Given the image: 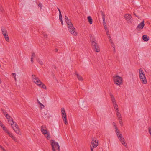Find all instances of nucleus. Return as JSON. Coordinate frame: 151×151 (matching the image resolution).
I'll return each mask as SVG.
<instances>
[{"label": "nucleus", "instance_id": "obj_26", "mask_svg": "<svg viewBox=\"0 0 151 151\" xmlns=\"http://www.w3.org/2000/svg\"><path fill=\"white\" fill-rule=\"evenodd\" d=\"M39 86L40 87H41L42 88H43L44 89H46V86L45 84H43L42 83V84H41L40 86Z\"/></svg>", "mask_w": 151, "mask_h": 151}, {"label": "nucleus", "instance_id": "obj_56", "mask_svg": "<svg viewBox=\"0 0 151 151\" xmlns=\"http://www.w3.org/2000/svg\"><path fill=\"white\" fill-rule=\"evenodd\" d=\"M109 42L111 44H113V41L112 40H109Z\"/></svg>", "mask_w": 151, "mask_h": 151}, {"label": "nucleus", "instance_id": "obj_22", "mask_svg": "<svg viewBox=\"0 0 151 151\" xmlns=\"http://www.w3.org/2000/svg\"><path fill=\"white\" fill-rule=\"evenodd\" d=\"M37 62H38V63L41 65H43V62L39 58H38L37 59Z\"/></svg>", "mask_w": 151, "mask_h": 151}, {"label": "nucleus", "instance_id": "obj_12", "mask_svg": "<svg viewBox=\"0 0 151 151\" xmlns=\"http://www.w3.org/2000/svg\"><path fill=\"white\" fill-rule=\"evenodd\" d=\"M142 39L145 42H147L149 40V37L147 35H144L142 36Z\"/></svg>", "mask_w": 151, "mask_h": 151}, {"label": "nucleus", "instance_id": "obj_9", "mask_svg": "<svg viewBox=\"0 0 151 151\" xmlns=\"http://www.w3.org/2000/svg\"><path fill=\"white\" fill-rule=\"evenodd\" d=\"M145 26L144 21H142L140 24H139L136 27V29L139 30L140 29H142Z\"/></svg>", "mask_w": 151, "mask_h": 151}, {"label": "nucleus", "instance_id": "obj_62", "mask_svg": "<svg viewBox=\"0 0 151 151\" xmlns=\"http://www.w3.org/2000/svg\"><path fill=\"white\" fill-rule=\"evenodd\" d=\"M140 80H141V81L142 82H143V80H144V78H141V79H140Z\"/></svg>", "mask_w": 151, "mask_h": 151}, {"label": "nucleus", "instance_id": "obj_21", "mask_svg": "<svg viewBox=\"0 0 151 151\" xmlns=\"http://www.w3.org/2000/svg\"><path fill=\"white\" fill-rule=\"evenodd\" d=\"M98 146V144H97L96 145H93V146H92L91 145L90 148H91V151H93V149L94 148H96Z\"/></svg>", "mask_w": 151, "mask_h": 151}, {"label": "nucleus", "instance_id": "obj_25", "mask_svg": "<svg viewBox=\"0 0 151 151\" xmlns=\"http://www.w3.org/2000/svg\"><path fill=\"white\" fill-rule=\"evenodd\" d=\"M1 30H2V33L3 35L4 33L6 34L7 33L6 30L4 27L2 28Z\"/></svg>", "mask_w": 151, "mask_h": 151}, {"label": "nucleus", "instance_id": "obj_24", "mask_svg": "<svg viewBox=\"0 0 151 151\" xmlns=\"http://www.w3.org/2000/svg\"><path fill=\"white\" fill-rule=\"evenodd\" d=\"M118 120L121 126L123 125V122H122V119L121 117H118Z\"/></svg>", "mask_w": 151, "mask_h": 151}, {"label": "nucleus", "instance_id": "obj_53", "mask_svg": "<svg viewBox=\"0 0 151 151\" xmlns=\"http://www.w3.org/2000/svg\"><path fill=\"white\" fill-rule=\"evenodd\" d=\"M31 62H32V63H33V58H31Z\"/></svg>", "mask_w": 151, "mask_h": 151}, {"label": "nucleus", "instance_id": "obj_32", "mask_svg": "<svg viewBox=\"0 0 151 151\" xmlns=\"http://www.w3.org/2000/svg\"><path fill=\"white\" fill-rule=\"evenodd\" d=\"M11 138L15 142H17L18 141L17 140V139L16 137L14 136H13Z\"/></svg>", "mask_w": 151, "mask_h": 151}, {"label": "nucleus", "instance_id": "obj_36", "mask_svg": "<svg viewBox=\"0 0 151 151\" xmlns=\"http://www.w3.org/2000/svg\"><path fill=\"white\" fill-rule=\"evenodd\" d=\"M121 143L125 147H127V144L126 143V142L125 141V140L124 141H123Z\"/></svg>", "mask_w": 151, "mask_h": 151}, {"label": "nucleus", "instance_id": "obj_11", "mask_svg": "<svg viewBox=\"0 0 151 151\" xmlns=\"http://www.w3.org/2000/svg\"><path fill=\"white\" fill-rule=\"evenodd\" d=\"M92 35H90V40L91 41V45H92L94 46V47L97 45V43L95 42V39H91Z\"/></svg>", "mask_w": 151, "mask_h": 151}, {"label": "nucleus", "instance_id": "obj_42", "mask_svg": "<svg viewBox=\"0 0 151 151\" xmlns=\"http://www.w3.org/2000/svg\"><path fill=\"white\" fill-rule=\"evenodd\" d=\"M57 9L59 11V16H60V14H61V15H62L61 13V11L60 10V9L58 8H57Z\"/></svg>", "mask_w": 151, "mask_h": 151}, {"label": "nucleus", "instance_id": "obj_7", "mask_svg": "<svg viewBox=\"0 0 151 151\" xmlns=\"http://www.w3.org/2000/svg\"><path fill=\"white\" fill-rule=\"evenodd\" d=\"M32 78H33L34 82L38 86H40L42 82L39 79V78L35 75H32Z\"/></svg>", "mask_w": 151, "mask_h": 151}, {"label": "nucleus", "instance_id": "obj_3", "mask_svg": "<svg viewBox=\"0 0 151 151\" xmlns=\"http://www.w3.org/2000/svg\"><path fill=\"white\" fill-rule=\"evenodd\" d=\"M50 142L52 147V151H56L55 146L58 147V151H60V146L57 142H56L53 140H51L50 141Z\"/></svg>", "mask_w": 151, "mask_h": 151}, {"label": "nucleus", "instance_id": "obj_59", "mask_svg": "<svg viewBox=\"0 0 151 151\" xmlns=\"http://www.w3.org/2000/svg\"><path fill=\"white\" fill-rule=\"evenodd\" d=\"M109 40H111V37L110 36V35H109Z\"/></svg>", "mask_w": 151, "mask_h": 151}, {"label": "nucleus", "instance_id": "obj_20", "mask_svg": "<svg viewBox=\"0 0 151 151\" xmlns=\"http://www.w3.org/2000/svg\"><path fill=\"white\" fill-rule=\"evenodd\" d=\"M77 78L79 80L81 81H83V79L82 77L79 74H77Z\"/></svg>", "mask_w": 151, "mask_h": 151}, {"label": "nucleus", "instance_id": "obj_10", "mask_svg": "<svg viewBox=\"0 0 151 151\" xmlns=\"http://www.w3.org/2000/svg\"><path fill=\"white\" fill-rule=\"evenodd\" d=\"M139 77L140 79L143 78L144 79V80H143V82H142V83L144 84H146L147 83V81L146 78V76L145 75H141L139 76Z\"/></svg>", "mask_w": 151, "mask_h": 151}, {"label": "nucleus", "instance_id": "obj_49", "mask_svg": "<svg viewBox=\"0 0 151 151\" xmlns=\"http://www.w3.org/2000/svg\"><path fill=\"white\" fill-rule=\"evenodd\" d=\"M106 34L107 35H109V32L108 29L106 30Z\"/></svg>", "mask_w": 151, "mask_h": 151}, {"label": "nucleus", "instance_id": "obj_52", "mask_svg": "<svg viewBox=\"0 0 151 151\" xmlns=\"http://www.w3.org/2000/svg\"><path fill=\"white\" fill-rule=\"evenodd\" d=\"M115 132L116 134H118V133H119V131H118V130H116L115 131Z\"/></svg>", "mask_w": 151, "mask_h": 151}, {"label": "nucleus", "instance_id": "obj_15", "mask_svg": "<svg viewBox=\"0 0 151 151\" xmlns=\"http://www.w3.org/2000/svg\"><path fill=\"white\" fill-rule=\"evenodd\" d=\"M3 35L6 41L7 42H9V39L7 35V33L6 34L4 33Z\"/></svg>", "mask_w": 151, "mask_h": 151}, {"label": "nucleus", "instance_id": "obj_28", "mask_svg": "<svg viewBox=\"0 0 151 151\" xmlns=\"http://www.w3.org/2000/svg\"><path fill=\"white\" fill-rule=\"evenodd\" d=\"M1 110L3 112V114L4 115H6V114H7L8 113L6 111L3 109H1Z\"/></svg>", "mask_w": 151, "mask_h": 151}, {"label": "nucleus", "instance_id": "obj_31", "mask_svg": "<svg viewBox=\"0 0 151 151\" xmlns=\"http://www.w3.org/2000/svg\"><path fill=\"white\" fill-rule=\"evenodd\" d=\"M103 24L104 26L106 25V23L105 22V18L103 19Z\"/></svg>", "mask_w": 151, "mask_h": 151}, {"label": "nucleus", "instance_id": "obj_8", "mask_svg": "<svg viewBox=\"0 0 151 151\" xmlns=\"http://www.w3.org/2000/svg\"><path fill=\"white\" fill-rule=\"evenodd\" d=\"M124 17L128 23H132V17L131 15L128 14H126L124 16Z\"/></svg>", "mask_w": 151, "mask_h": 151}, {"label": "nucleus", "instance_id": "obj_55", "mask_svg": "<svg viewBox=\"0 0 151 151\" xmlns=\"http://www.w3.org/2000/svg\"><path fill=\"white\" fill-rule=\"evenodd\" d=\"M3 124L1 122H0V126L1 127H2L3 126Z\"/></svg>", "mask_w": 151, "mask_h": 151}, {"label": "nucleus", "instance_id": "obj_41", "mask_svg": "<svg viewBox=\"0 0 151 151\" xmlns=\"http://www.w3.org/2000/svg\"><path fill=\"white\" fill-rule=\"evenodd\" d=\"M148 130H149V132L150 134V135H151V128L150 127H149L148 128Z\"/></svg>", "mask_w": 151, "mask_h": 151}, {"label": "nucleus", "instance_id": "obj_50", "mask_svg": "<svg viewBox=\"0 0 151 151\" xmlns=\"http://www.w3.org/2000/svg\"><path fill=\"white\" fill-rule=\"evenodd\" d=\"M38 6L40 8H41L42 7V4H39L38 5Z\"/></svg>", "mask_w": 151, "mask_h": 151}, {"label": "nucleus", "instance_id": "obj_39", "mask_svg": "<svg viewBox=\"0 0 151 151\" xmlns=\"http://www.w3.org/2000/svg\"><path fill=\"white\" fill-rule=\"evenodd\" d=\"M3 129L6 133H7V132H9V131L7 130V129L6 128V127H5V128H4Z\"/></svg>", "mask_w": 151, "mask_h": 151}, {"label": "nucleus", "instance_id": "obj_47", "mask_svg": "<svg viewBox=\"0 0 151 151\" xmlns=\"http://www.w3.org/2000/svg\"><path fill=\"white\" fill-rule=\"evenodd\" d=\"M117 114L118 118V117H121V114L120 113L119 114Z\"/></svg>", "mask_w": 151, "mask_h": 151}, {"label": "nucleus", "instance_id": "obj_14", "mask_svg": "<svg viewBox=\"0 0 151 151\" xmlns=\"http://www.w3.org/2000/svg\"><path fill=\"white\" fill-rule=\"evenodd\" d=\"M94 50L96 52H99L100 50L99 46L97 45L94 47Z\"/></svg>", "mask_w": 151, "mask_h": 151}, {"label": "nucleus", "instance_id": "obj_13", "mask_svg": "<svg viewBox=\"0 0 151 151\" xmlns=\"http://www.w3.org/2000/svg\"><path fill=\"white\" fill-rule=\"evenodd\" d=\"M97 144H98V141H97L96 139H93L91 141L92 146H93V145H96Z\"/></svg>", "mask_w": 151, "mask_h": 151}, {"label": "nucleus", "instance_id": "obj_43", "mask_svg": "<svg viewBox=\"0 0 151 151\" xmlns=\"http://www.w3.org/2000/svg\"><path fill=\"white\" fill-rule=\"evenodd\" d=\"M12 120H13V119H8V122H9V124H10V123H11V122H13L12 121ZM12 123H11V124H12Z\"/></svg>", "mask_w": 151, "mask_h": 151}, {"label": "nucleus", "instance_id": "obj_29", "mask_svg": "<svg viewBox=\"0 0 151 151\" xmlns=\"http://www.w3.org/2000/svg\"><path fill=\"white\" fill-rule=\"evenodd\" d=\"M59 19L60 21H61V24L62 25H63V21L62 19V15H61V14L60 15V16H59Z\"/></svg>", "mask_w": 151, "mask_h": 151}, {"label": "nucleus", "instance_id": "obj_1", "mask_svg": "<svg viewBox=\"0 0 151 151\" xmlns=\"http://www.w3.org/2000/svg\"><path fill=\"white\" fill-rule=\"evenodd\" d=\"M69 21L66 22L68 24V29L71 34L74 35L76 36L77 35V33L76 32V29L71 23L70 20L69 19Z\"/></svg>", "mask_w": 151, "mask_h": 151}, {"label": "nucleus", "instance_id": "obj_40", "mask_svg": "<svg viewBox=\"0 0 151 151\" xmlns=\"http://www.w3.org/2000/svg\"><path fill=\"white\" fill-rule=\"evenodd\" d=\"M109 95H110V96L111 97V99H113V98H114V96L113 94H112L111 93H109Z\"/></svg>", "mask_w": 151, "mask_h": 151}, {"label": "nucleus", "instance_id": "obj_45", "mask_svg": "<svg viewBox=\"0 0 151 151\" xmlns=\"http://www.w3.org/2000/svg\"><path fill=\"white\" fill-rule=\"evenodd\" d=\"M35 54L34 52L33 53H32V55H31V58H33V57H35Z\"/></svg>", "mask_w": 151, "mask_h": 151}, {"label": "nucleus", "instance_id": "obj_54", "mask_svg": "<svg viewBox=\"0 0 151 151\" xmlns=\"http://www.w3.org/2000/svg\"><path fill=\"white\" fill-rule=\"evenodd\" d=\"M52 67L53 68H54L55 69H56V66L55 65H53Z\"/></svg>", "mask_w": 151, "mask_h": 151}, {"label": "nucleus", "instance_id": "obj_64", "mask_svg": "<svg viewBox=\"0 0 151 151\" xmlns=\"http://www.w3.org/2000/svg\"><path fill=\"white\" fill-rule=\"evenodd\" d=\"M114 52H115V47H114Z\"/></svg>", "mask_w": 151, "mask_h": 151}, {"label": "nucleus", "instance_id": "obj_23", "mask_svg": "<svg viewBox=\"0 0 151 151\" xmlns=\"http://www.w3.org/2000/svg\"><path fill=\"white\" fill-rule=\"evenodd\" d=\"M139 76L145 75L144 74V72L143 71V70L141 68H140L139 69Z\"/></svg>", "mask_w": 151, "mask_h": 151}, {"label": "nucleus", "instance_id": "obj_5", "mask_svg": "<svg viewBox=\"0 0 151 151\" xmlns=\"http://www.w3.org/2000/svg\"><path fill=\"white\" fill-rule=\"evenodd\" d=\"M113 79L114 82V83L116 85H119L122 82V78L121 77L117 76L113 77Z\"/></svg>", "mask_w": 151, "mask_h": 151}, {"label": "nucleus", "instance_id": "obj_35", "mask_svg": "<svg viewBox=\"0 0 151 151\" xmlns=\"http://www.w3.org/2000/svg\"><path fill=\"white\" fill-rule=\"evenodd\" d=\"M8 134L10 137L11 138L13 136L12 133L9 132H7Z\"/></svg>", "mask_w": 151, "mask_h": 151}, {"label": "nucleus", "instance_id": "obj_27", "mask_svg": "<svg viewBox=\"0 0 151 151\" xmlns=\"http://www.w3.org/2000/svg\"><path fill=\"white\" fill-rule=\"evenodd\" d=\"M100 12H101V13L102 16V19H104V18H105V14L104 12L102 11H100Z\"/></svg>", "mask_w": 151, "mask_h": 151}, {"label": "nucleus", "instance_id": "obj_19", "mask_svg": "<svg viewBox=\"0 0 151 151\" xmlns=\"http://www.w3.org/2000/svg\"><path fill=\"white\" fill-rule=\"evenodd\" d=\"M37 101L39 104L40 105V108L41 109H43L45 107L44 105H43L42 103H41L37 99Z\"/></svg>", "mask_w": 151, "mask_h": 151}, {"label": "nucleus", "instance_id": "obj_37", "mask_svg": "<svg viewBox=\"0 0 151 151\" xmlns=\"http://www.w3.org/2000/svg\"><path fill=\"white\" fill-rule=\"evenodd\" d=\"M111 100L112 101V103L113 104H114V103L116 104V100H115V98H114L113 99H111Z\"/></svg>", "mask_w": 151, "mask_h": 151}, {"label": "nucleus", "instance_id": "obj_17", "mask_svg": "<svg viewBox=\"0 0 151 151\" xmlns=\"http://www.w3.org/2000/svg\"><path fill=\"white\" fill-rule=\"evenodd\" d=\"M42 115L45 116V118L49 117V114L47 111H44Z\"/></svg>", "mask_w": 151, "mask_h": 151}, {"label": "nucleus", "instance_id": "obj_46", "mask_svg": "<svg viewBox=\"0 0 151 151\" xmlns=\"http://www.w3.org/2000/svg\"><path fill=\"white\" fill-rule=\"evenodd\" d=\"M104 26V28L105 30L106 31V30L108 29H107V25H106L105 26Z\"/></svg>", "mask_w": 151, "mask_h": 151}, {"label": "nucleus", "instance_id": "obj_34", "mask_svg": "<svg viewBox=\"0 0 151 151\" xmlns=\"http://www.w3.org/2000/svg\"><path fill=\"white\" fill-rule=\"evenodd\" d=\"M113 104H114V107L115 109H116V108H118V106L116 102V104L114 103Z\"/></svg>", "mask_w": 151, "mask_h": 151}, {"label": "nucleus", "instance_id": "obj_2", "mask_svg": "<svg viewBox=\"0 0 151 151\" xmlns=\"http://www.w3.org/2000/svg\"><path fill=\"white\" fill-rule=\"evenodd\" d=\"M41 131L42 133L46 137L48 140L50 139L51 137L49 132L47 131V129L45 126H42L41 127Z\"/></svg>", "mask_w": 151, "mask_h": 151}, {"label": "nucleus", "instance_id": "obj_6", "mask_svg": "<svg viewBox=\"0 0 151 151\" xmlns=\"http://www.w3.org/2000/svg\"><path fill=\"white\" fill-rule=\"evenodd\" d=\"M61 112L62 113V117L66 125L68 124V122L67 121L66 118V115L65 111L63 108H62L61 109Z\"/></svg>", "mask_w": 151, "mask_h": 151}, {"label": "nucleus", "instance_id": "obj_48", "mask_svg": "<svg viewBox=\"0 0 151 151\" xmlns=\"http://www.w3.org/2000/svg\"><path fill=\"white\" fill-rule=\"evenodd\" d=\"M0 10L1 11H2L3 10V7L1 6H0Z\"/></svg>", "mask_w": 151, "mask_h": 151}, {"label": "nucleus", "instance_id": "obj_51", "mask_svg": "<svg viewBox=\"0 0 151 151\" xmlns=\"http://www.w3.org/2000/svg\"><path fill=\"white\" fill-rule=\"evenodd\" d=\"M43 35L44 37H46L47 36V35L46 34H43Z\"/></svg>", "mask_w": 151, "mask_h": 151}, {"label": "nucleus", "instance_id": "obj_16", "mask_svg": "<svg viewBox=\"0 0 151 151\" xmlns=\"http://www.w3.org/2000/svg\"><path fill=\"white\" fill-rule=\"evenodd\" d=\"M88 20L90 24H92L93 23V20L90 16H88L87 17Z\"/></svg>", "mask_w": 151, "mask_h": 151}, {"label": "nucleus", "instance_id": "obj_44", "mask_svg": "<svg viewBox=\"0 0 151 151\" xmlns=\"http://www.w3.org/2000/svg\"><path fill=\"white\" fill-rule=\"evenodd\" d=\"M116 112H117V114H119L120 113H119V110H118V108H116Z\"/></svg>", "mask_w": 151, "mask_h": 151}, {"label": "nucleus", "instance_id": "obj_30", "mask_svg": "<svg viewBox=\"0 0 151 151\" xmlns=\"http://www.w3.org/2000/svg\"><path fill=\"white\" fill-rule=\"evenodd\" d=\"M5 117L7 119H10V118L12 119V118L8 114L5 115Z\"/></svg>", "mask_w": 151, "mask_h": 151}, {"label": "nucleus", "instance_id": "obj_38", "mask_svg": "<svg viewBox=\"0 0 151 151\" xmlns=\"http://www.w3.org/2000/svg\"><path fill=\"white\" fill-rule=\"evenodd\" d=\"M65 20L66 22H67L68 21H70L69 19L66 15L65 16Z\"/></svg>", "mask_w": 151, "mask_h": 151}, {"label": "nucleus", "instance_id": "obj_58", "mask_svg": "<svg viewBox=\"0 0 151 151\" xmlns=\"http://www.w3.org/2000/svg\"><path fill=\"white\" fill-rule=\"evenodd\" d=\"M12 75L13 76H16V73H12Z\"/></svg>", "mask_w": 151, "mask_h": 151}, {"label": "nucleus", "instance_id": "obj_57", "mask_svg": "<svg viewBox=\"0 0 151 151\" xmlns=\"http://www.w3.org/2000/svg\"><path fill=\"white\" fill-rule=\"evenodd\" d=\"M74 74L76 75L77 76V74H78V73H77V71L75 70V71Z\"/></svg>", "mask_w": 151, "mask_h": 151}, {"label": "nucleus", "instance_id": "obj_18", "mask_svg": "<svg viewBox=\"0 0 151 151\" xmlns=\"http://www.w3.org/2000/svg\"><path fill=\"white\" fill-rule=\"evenodd\" d=\"M118 138L119 139V140L121 141V142H122L123 141L125 140L121 134H120V135L119 136Z\"/></svg>", "mask_w": 151, "mask_h": 151}, {"label": "nucleus", "instance_id": "obj_4", "mask_svg": "<svg viewBox=\"0 0 151 151\" xmlns=\"http://www.w3.org/2000/svg\"><path fill=\"white\" fill-rule=\"evenodd\" d=\"M12 121L13 122L11 124L12 128L17 134H21V132L20 131V129L19 128L18 125L17 124V123H15V124L14 127L13 125L15 122L13 120H12Z\"/></svg>", "mask_w": 151, "mask_h": 151}, {"label": "nucleus", "instance_id": "obj_63", "mask_svg": "<svg viewBox=\"0 0 151 151\" xmlns=\"http://www.w3.org/2000/svg\"><path fill=\"white\" fill-rule=\"evenodd\" d=\"M120 134H120V133H118V134H117V136H118V137H119V135H120Z\"/></svg>", "mask_w": 151, "mask_h": 151}, {"label": "nucleus", "instance_id": "obj_60", "mask_svg": "<svg viewBox=\"0 0 151 151\" xmlns=\"http://www.w3.org/2000/svg\"><path fill=\"white\" fill-rule=\"evenodd\" d=\"M112 44V46L113 47V48H114V47H115V45H114V43H113V44Z\"/></svg>", "mask_w": 151, "mask_h": 151}, {"label": "nucleus", "instance_id": "obj_61", "mask_svg": "<svg viewBox=\"0 0 151 151\" xmlns=\"http://www.w3.org/2000/svg\"><path fill=\"white\" fill-rule=\"evenodd\" d=\"M1 127L3 128V129H4V128H5V127L4 125H3V126L2 127Z\"/></svg>", "mask_w": 151, "mask_h": 151}, {"label": "nucleus", "instance_id": "obj_33", "mask_svg": "<svg viewBox=\"0 0 151 151\" xmlns=\"http://www.w3.org/2000/svg\"><path fill=\"white\" fill-rule=\"evenodd\" d=\"M113 125L114 126V127H115V129L116 130H117L118 128L116 126V124L114 122H113Z\"/></svg>", "mask_w": 151, "mask_h": 151}]
</instances>
